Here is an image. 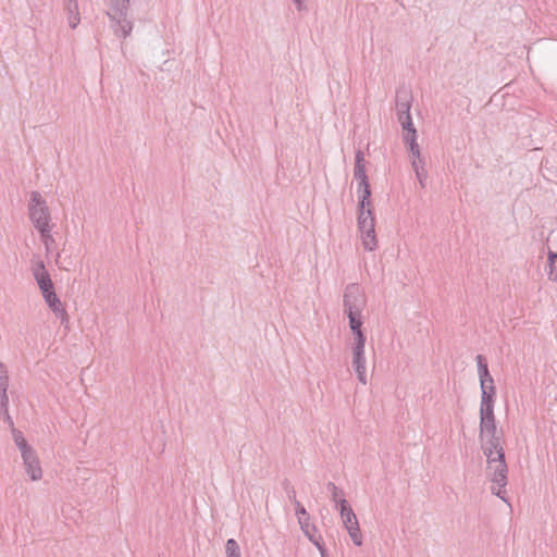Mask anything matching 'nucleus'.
I'll return each instance as SVG.
<instances>
[{
	"label": "nucleus",
	"instance_id": "f257e3e1",
	"mask_svg": "<svg viewBox=\"0 0 557 557\" xmlns=\"http://www.w3.org/2000/svg\"><path fill=\"white\" fill-rule=\"evenodd\" d=\"M354 176L358 181V228L361 233L364 249L373 251L377 246L375 218L371 208V188L366 172L364 154L360 149L356 151L355 156Z\"/></svg>",
	"mask_w": 557,
	"mask_h": 557
},
{
	"label": "nucleus",
	"instance_id": "f03ea898",
	"mask_svg": "<svg viewBox=\"0 0 557 557\" xmlns=\"http://www.w3.org/2000/svg\"><path fill=\"white\" fill-rule=\"evenodd\" d=\"M482 450L486 457V475L487 478L497 485L492 487V493L503 500L505 498V487L507 485L508 467L505 460V451L503 443L498 442H483Z\"/></svg>",
	"mask_w": 557,
	"mask_h": 557
},
{
	"label": "nucleus",
	"instance_id": "7ed1b4c3",
	"mask_svg": "<svg viewBox=\"0 0 557 557\" xmlns=\"http://www.w3.org/2000/svg\"><path fill=\"white\" fill-rule=\"evenodd\" d=\"M108 7V15L114 22V33L117 36L126 38L133 30V23L127 17V11L131 0H103Z\"/></svg>",
	"mask_w": 557,
	"mask_h": 557
},
{
	"label": "nucleus",
	"instance_id": "20e7f679",
	"mask_svg": "<svg viewBox=\"0 0 557 557\" xmlns=\"http://www.w3.org/2000/svg\"><path fill=\"white\" fill-rule=\"evenodd\" d=\"M28 215L34 227L37 231L51 227L50 226V211L46 200L41 197L40 193L32 191L30 200L28 203Z\"/></svg>",
	"mask_w": 557,
	"mask_h": 557
},
{
	"label": "nucleus",
	"instance_id": "39448f33",
	"mask_svg": "<svg viewBox=\"0 0 557 557\" xmlns=\"http://www.w3.org/2000/svg\"><path fill=\"white\" fill-rule=\"evenodd\" d=\"M485 435L488 436L486 442L503 443L502 433L496 426L494 403H488L487 399L480 405V438L483 441Z\"/></svg>",
	"mask_w": 557,
	"mask_h": 557
},
{
	"label": "nucleus",
	"instance_id": "423d86ee",
	"mask_svg": "<svg viewBox=\"0 0 557 557\" xmlns=\"http://www.w3.org/2000/svg\"><path fill=\"white\" fill-rule=\"evenodd\" d=\"M338 509L344 528L347 530L351 541L356 546L362 545V534L359 522L351 506L345 498L338 499Z\"/></svg>",
	"mask_w": 557,
	"mask_h": 557
},
{
	"label": "nucleus",
	"instance_id": "0eeeda50",
	"mask_svg": "<svg viewBox=\"0 0 557 557\" xmlns=\"http://www.w3.org/2000/svg\"><path fill=\"white\" fill-rule=\"evenodd\" d=\"M344 312L361 313L366 307V295L358 284H349L344 293Z\"/></svg>",
	"mask_w": 557,
	"mask_h": 557
},
{
	"label": "nucleus",
	"instance_id": "6e6552de",
	"mask_svg": "<svg viewBox=\"0 0 557 557\" xmlns=\"http://www.w3.org/2000/svg\"><path fill=\"white\" fill-rule=\"evenodd\" d=\"M411 95L407 90H399L396 96V113L403 129L414 127L411 115Z\"/></svg>",
	"mask_w": 557,
	"mask_h": 557
},
{
	"label": "nucleus",
	"instance_id": "1a4fd4ad",
	"mask_svg": "<svg viewBox=\"0 0 557 557\" xmlns=\"http://www.w3.org/2000/svg\"><path fill=\"white\" fill-rule=\"evenodd\" d=\"M364 346L366 342L354 343L352 345V367L357 373L358 381L363 385L367 384Z\"/></svg>",
	"mask_w": 557,
	"mask_h": 557
},
{
	"label": "nucleus",
	"instance_id": "9d476101",
	"mask_svg": "<svg viewBox=\"0 0 557 557\" xmlns=\"http://www.w3.org/2000/svg\"><path fill=\"white\" fill-rule=\"evenodd\" d=\"M21 456L28 478L32 481H39L42 478V469L35 449L23 451Z\"/></svg>",
	"mask_w": 557,
	"mask_h": 557
},
{
	"label": "nucleus",
	"instance_id": "9b49d317",
	"mask_svg": "<svg viewBox=\"0 0 557 557\" xmlns=\"http://www.w3.org/2000/svg\"><path fill=\"white\" fill-rule=\"evenodd\" d=\"M33 275L38 284V287L41 290V294L48 293L54 289L52 280L50 274L46 270L45 263L42 260H38L33 264Z\"/></svg>",
	"mask_w": 557,
	"mask_h": 557
},
{
	"label": "nucleus",
	"instance_id": "f8f14e48",
	"mask_svg": "<svg viewBox=\"0 0 557 557\" xmlns=\"http://www.w3.org/2000/svg\"><path fill=\"white\" fill-rule=\"evenodd\" d=\"M349 320V327L354 335V343L366 342V335L362 331L363 320L361 313H347Z\"/></svg>",
	"mask_w": 557,
	"mask_h": 557
},
{
	"label": "nucleus",
	"instance_id": "ddd939ff",
	"mask_svg": "<svg viewBox=\"0 0 557 557\" xmlns=\"http://www.w3.org/2000/svg\"><path fill=\"white\" fill-rule=\"evenodd\" d=\"M42 297L49 308L54 312V314L62 320H67V314L65 312V309L62 306V302L60 301L59 297L57 296L54 289L42 294Z\"/></svg>",
	"mask_w": 557,
	"mask_h": 557
},
{
	"label": "nucleus",
	"instance_id": "4468645a",
	"mask_svg": "<svg viewBox=\"0 0 557 557\" xmlns=\"http://www.w3.org/2000/svg\"><path fill=\"white\" fill-rule=\"evenodd\" d=\"M299 525L302 532L306 534V536L309 539V541L315 546V543H319L320 545H323V540L321 535H317V528L314 524L310 522V518L302 519V517H299Z\"/></svg>",
	"mask_w": 557,
	"mask_h": 557
},
{
	"label": "nucleus",
	"instance_id": "2eb2a0df",
	"mask_svg": "<svg viewBox=\"0 0 557 557\" xmlns=\"http://www.w3.org/2000/svg\"><path fill=\"white\" fill-rule=\"evenodd\" d=\"M481 385V401L487 400L488 403H495V396H496V388L494 385V380L492 376L481 379L480 380Z\"/></svg>",
	"mask_w": 557,
	"mask_h": 557
},
{
	"label": "nucleus",
	"instance_id": "dca6fc26",
	"mask_svg": "<svg viewBox=\"0 0 557 557\" xmlns=\"http://www.w3.org/2000/svg\"><path fill=\"white\" fill-rule=\"evenodd\" d=\"M407 133L404 135V141L409 145V150L412 157H419L420 149L417 143V129L416 127H411L409 129H405Z\"/></svg>",
	"mask_w": 557,
	"mask_h": 557
},
{
	"label": "nucleus",
	"instance_id": "f3484780",
	"mask_svg": "<svg viewBox=\"0 0 557 557\" xmlns=\"http://www.w3.org/2000/svg\"><path fill=\"white\" fill-rule=\"evenodd\" d=\"M64 9L67 13V22L71 28H75L79 22V11H78V2L77 3H64Z\"/></svg>",
	"mask_w": 557,
	"mask_h": 557
},
{
	"label": "nucleus",
	"instance_id": "a211bd4d",
	"mask_svg": "<svg viewBox=\"0 0 557 557\" xmlns=\"http://www.w3.org/2000/svg\"><path fill=\"white\" fill-rule=\"evenodd\" d=\"M38 232L40 234V239L45 246L47 255L51 253L55 245V239L51 234V227L44 228Z\"/></svg>",
	"mask_w": 557,
	"mask_h": 557
},
{
	"label": "nucleus",
	"instance_id": "6ab92c4d",
	"mask_svg": "<svg viewBox=\"0 0 557 557\" xmlns=\"http://www.w3.org/2000/svg\"><path fill=\"white\" fill-rule=\"evenodd\" d=\"M12 435L14 443L20 449L21 454H23V451L34 449L30 445H28L27 441L25 440L23 433L20 430L13 429Z\"/></svg>",
	"mask_w": 557,
	"mask_h": 557
},
{
	"label": "nucleus",
	"instance_id": "aec40b11",
	"mask_svg": "<svg viewBox=\"0 0 557 557\" xmlns=\"http://www.w3.org/2000/svg\"><path fill=\"white\" fill-rule=\"evenodd\" d=\"M226 557H242L238 543L234 539H230L225 545Z\"/></svg>",
	"mask_w": 557,
	"mask_h": 557
},
{
	"label": "nucleus",
	"instance_id": "412c9836",
	"mask_svg": "<svg viewBox=\"0 0 557 557\" xmlns=\"http://www.w3.org/2000/svg\"><path fill=\"white\" fill-rule=\"evenodd\" d=\"M475 359H476V363H478L479 379L481 380V379L490 377L491 374H490L488 367H487V363H486L484 357L482 355H478Z\"/></svg>",
	"mask_w": 557,
	"mask_h": 557
},
{
	"label": "nucleus",
	"instance_id": "4be33fe9",
	"mask_svg": "<svg viewBox=\"0 0 557 557\" xmlns=\"http://www.w3.org/2000/svg\"><path fill=\"white\" fill-rule=\"evenodd\" d=\"M326 488L331 492L332 500L338 506V499L345 498L343 490L338 488L333 482H329Z\"/></svg>",
	"mask_w": 557,
	"mask_h": 557
},
{
	"label": "nucleus",
	"instance_id": "5701e85b",
	"mask_svg": "<svg viewBox=\"0 0 557 557\" xmlns=\"http://www.w3.org/2000/svg\"><path fill=\"white\" fill-rule=\"evenodd\" d=\"M294 505H295V512L298 518L299 517H302V519L310 518L306 508L298 500H295Z\"/></svg>",
	"mask_w": 557,
	"mask_h": 557
},
{
	"label": "nucleus",
	"instance_id": "b1692460",
	"mask_svg": "<svg viewBox=\"0 0 557 557\" xmlns=\"http://www.w3.org/2000/svg\"><path fill=\"white\" fill-rule=\"evenodd\" d=\"M424 163L425 162L424 159L421 157V153H419V157H413V160L411 162L414 172L421 171V166L422 169H424Z\"/></svg>",
	"mask_w": 557,
	"mask_h": 557
},
{
	"label": "nucleus",
	"instance_id": "393cba45",
	"mask_svg": "<svg viewBox=\"0 0 557 557\" xmlns=\"http://www.w3.org/2000/svg\"><path fill=\"white\" fill-rule=\"evenodd\" d=\"M8 408H9L8 392H0V410L7 412Z\"/></svg>",
	"mask_w": 557,
	"mask_h": 557
},
{
	"label": "nucleus",
	"instance_id": "a878e982",
	"mask_svg": "<svg viewBox=\"0 0 557 557\" xmlns=\"http://www.w3.org/2000/svg\"><path fill=\"white\" fill-rule=\"evenodd\" d=\"M416 176H417L421 187L424 188L426 176H428L425 170L421 168V171L416 172Z\"/></svg>",
	"mask_w": 557,
	"mask_h": 557
},
{
	"label": "nucleus",
	"instance_id": "bb28decb",
	"mask_svg": "<svg viewBox=\"0 0 557 557\" xmlns=\"http://www.w3.org/2000/svg\"><path fill=\"white\" fill-rule=\"evenodd\" d=\"M1 413H2V417H3V421L11 428V431L13 429H15L14 428V423H13V419H12V417L9 413V408L7 409V412L5 411H1Z\"/></svg>",
	"mask_w": 557,
	"mask_h": 557
},
{
	"label": "nucleus",
	"instance_id": "cd10ccee",
	"mask_svg": "<svg viewBox=\"0 0 557 557\" xmlns=\"http://www.w3.org/2000/svg\"><path fill=\"white\" fill-rule=\"evenodd\" d=\"M548 278L557 282V262L554 265H548Z\"/></svg>",
	"mask_w": 557,
	"mask_h": 557
},
{
	"label": "nucleus",
	"instance_id": "c85d7f7f",
	"mask_svg": "<svg viewBox=\"0 0 557 557\" xmlns=\"http://www.w3.org/2000/svg\"><path fill=\"white\" fill-rule=\"evenodd\" d=\"M9 386V376L2 377L0 376V392H8Z\"/></svg>",
	"mask_w": 557,
	"mask_h": 557
},
{
	"label": "nucleus",
	"instance_id": "c756f323",
	"mask_svg": "<svg viewBox=\"0 0 557 557\" xmlns=\"http://www.w3.org/2000/svg\"><path fill=\"white\" fill-rule=\"evenodd\" d=\"M547 258H548V265H554L557 262V252L549 250Z\"/></svg>",
	"mask_w": 557,
	"mask_h": 557
},
{
	"label": "nucleus",
	"instance_id": "7c9ffc66",
	"mask_svg": "<svg viewBox=\"0 0 557 557\" xmlns=\"http://www.w3.org/2000/svg\"><path fill=\"white\" fill-rule=\"evenodd\" d=\"M315 547H317V548H318V550L320 552L321 557H330V556L327 555L326 547H325V545H324V544H323V545H320L319 543H315Z\"/></svg>",
	"mask_w": 557,
	"mask_h": 557
},
{
	"label": "nucleus",
	"instance_id": "2f4dec72",
	"mask_svg": "<svg viewBox=\"0 0 557 557\" xmlns=\"http://www.w3.org/2000/svg\"><path fill=\"white\" fill-rule=\"evenodd\" d=\"M287 496L289 498V500L295 504V500H297L296 498V492L293 487H290L289 490H287Z\"/></svg>",
	"mask_w": 557,
	"mask_h": 557
},
{
	"label": "nucleus",
	"instance_id": "473e14b6",
	"mask_svg": "<svg viewBox=\"0 0 557 557\" xmlns=\"http://www.w3.org/2000/svg\"><path fill=\"white\" fill-rule=\"evenodd\" d=\"M0 376L8 377V369L3 362H0Z\"/></svg>",
	"mask_w": 557,
	"mask_h": 557
},
{
	"label": "nucleus",
	"instance_id": "72a5a7b5",
	"mask_svg": "<svg viewBox=\"0 0 557 557\" xmlns=\"http://www.w3.org/2000/svg\"><path fill=\"white\" fill-rule=\"evenodd\" d=\"M296 5L298 11H301L305 8V0H292Z\"/></svg>",
	"mask_w": 557,
	"mask_h": 557
},
{
	"label": "nucleus",
	"instance_id": "f704fd0d",
	"mask_svg": "<svg viewBox=\"0 0 557 557\" xmlns=\"http://www.w3.org/2000/svg\"><path fill=\"white\" fill-rule=\"evenodd\" d=\"M65 3H77V0H65Z\"/></svg>",
	"mask_w": 557,
	"mask_h": 557
}]
</instances>
